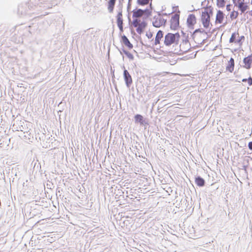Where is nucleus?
<instances>
[{
  "instance_id": "obj_1",
  "label": "nucleus",
  "mask_w": 252,
  "mask_h": 252,
  "mask_svg": "<svg viewBox=\"0 0 252 252\" xmlns=\"http://www.w3.org/2000/svg\"><path fill=\"white\" fill-rule=\"evenodd\" d=\"M213 15V9L211 8H205L202 11L201 15V21L205 29H209L211 25V16Z\"/></svg>"
},
{
  "instance_id": "obj_2",
  "label": "nucleus",
  "mask_w": 252,
  "mask_h": 252,
  "mask_svg": "<svg viewBox=\"0 0 252 252\" xmlns=\"http://www.w3.org/2000/svg\"><path fill=\"white\" fill-rule=\"evenodd\" d=\"M233 3L241 14L248 13L250 10L249 0H232Z\"/></svg>"
},
{
  "instance_id": "obj_3",
  "label": "nucleus",
  "mask_w": 252,
  "mask_h": 252,
  "mask_svg": "<svg viewBox=\"0 0 252 252\" xmlns=\"http://www.w3.org/2000/svg\"><path fill=\"white\" fill-rule=\"evenodd\" d=\"M180 34L178 33L173 34L168 33L164 37V43L166 46H169L178 41Z\"/></svg>"
},
{
  "instance_id": "obj_4",
  "label": "nucleus",
  "mask_w": 252,
  "mask_h": 252,
  "mask_svg": "<svg viewBox=\"0 0 252 252\" xmlns=\"http://www.w3.org/2000/svg\"><path fill=\"white\" fill-rule=\"evenodd\" d=\"M132 12V18L133 19H139L144 15L149 16L151 15V11L150 9H146L142 10L139 8H135L133 10Z\"/></svg>"
},
{
  "instance_id": "obj_5",
  "label": "nucleus",
  "mask_w": 252,
  "mask_h": 252,
  "mask_svg": "<svg viewBox=\"0 0 252 252\" xmlns=\"http://www.w3.org/2000/svg\"><path fill=\"white\" fill-rule=\"evenodd\" d=\"M132 24L136 28V31L138 34H141L147 26L146 23L140 19H133Z\"/></svg>"
},
{
  "instance_id": "obj_6",
  "label": "nucleus",
  "mask_w": 252,
  "mask_h": 252,
  "mask_svg": "<svg viewBox=\"0 0 252 252\" xmlns=\"http://www.w3.org/2000/svg\"><path fill=\"white\" fill-rule=\"evenodd\" d=\"M179 14L176 13L173 15L170 20V27L173 30H176L179 26Z\"/></svg>"
},
{
  "instance_id": "obj_7",
  "label": "nucleus",
  "mask_w": 252,
  "mask_h": 252,
  "mask_svg": "<svg viewBox=\"0 0 252 252\" xmlns=\"http://www.w3.org/2000/svg\"><path fill=\"white\" fill-rule=\"evenodd\" d=\"M116 22L120 32H123V18L122 11L119 12L117 14L116 16Z\"/></svg>"
},
{
  "instance_id": "obj_8",
  "label": "nucleus",
  "mask_w": 252,
  "mask_h": 252,
  "mask_svg": "<svg viewBox=\"0 0 252 252\" xmlns=\"http://www.w3.org/2000/svg\"><path fill=\"white\" fill-rule=\"evenodd\" d=\"M225 19V16L224 13L221 10H218L216 14V23L222 24L224 21Z\"/></svg>"
},
{
  "instance_id": "obj_9",
  "label": "nucleus",
  "mask_w": 252,
  "mask_h": 252,
  "mask_svg": "<svg viewBox=\"0 0 252 252\" xmlns=\"http://www.w3.org/2000/svg\"><path fill=\"white\" fill-rule=\"evenodd\" d=\"M237 37H239V33H233L231 35V36L229 39V42L230 43H237L239 44L240 45L242 44L241 40L243 39L244 40L245 37L244 36H241L239 37V39L238 40H236V38Z\"/></svg>"
},
{
  "instance_id": "obj_10",
  "label": "nucleus",
  "mask_w": 252,
  "mask_h": 252,
  "mask_svg": "<svg viewBox=\"0 0 252 252\" xmlns=\"http://www.w3.org/2000/svg\"><path fill=\"white\" fill-rule=\"evenodd\" d=\"M196 23V18L194 14H190L187 18V25L189 27L193 28Z\"/></svg>"
},
{
  "instance_id": "obj_11",
  "label": "nucleus",
  "mask_w": 252,
  "mask_h": 252,
  "mask_svg": "<svg viewBox=\"0 0 252 252\" xmlns=\"http://www.w3.org/2000/svg\"><path fill=\"white\" fill-rule=\"evenodd\" d=\"M124 76L125 82L127 87H129L130 85L132 84V79L131 75L129 74V72L127 70H125L124 71Z\"/></svg>"
},
{
  "instance_id": "obj_12",
  "label": "nucleus",
  "mask_w": 252,
  "mask_h": 252,
  "mask_svg": "<svg viewBox=\"0 0 252 252\" xmlns=\"http://www.w3.org/2000/svg\"><path fill=\"white\" fill-rule=\"evenodd\" d=\"M244 67L247 69H250L252 64V54L250 56L244 59Z\"/></svg>"
},
{
  "instance_id": "obj_13",
  "label": "nucleus",
  "mask_w": 252,
  "mask_h": 252,
  "mask_svg": "<svg viewBox=\"0 0 252 252\" xmlns=\"http://www.w3.org/2000/svg\"><path fill=\"white\" fill-rule=\"evenodd\" d=\"M164 24L165 21L164 19L160 17L156 18L155 21L153 23V26L157 28H159L162 26Z\"/></svg>"
},
{
  "instance_id": "obj_14",
  "label": "nucleus",
  "mask_w": 252,
  "mask_h": 252,
  "mask_svg": "<svg viewBox=\"0 0 252 252\" xmlns=\"http://www.w3.org/2000/svg\"><path fill=\"white\" fill-rule=\"evenodd\" d=\"M163 33L161 31H158L156 36L155 40V45H157L160 44L161 39L163 38Z\"/></svg>"
},
{
  "instance_id": "obj_15",
  "label": "nucleus",
  "mask_w": 252,
  "mask_h": 252,
  "mask_svg": "<svg viewBox=\"0 0 252 252\" xmlns=\"http://www.w3.org/2000/svg\"><path fill=\"white\" fill-rule=\"evenodd\" d=\"M122 40L125 45L129 49H131L133 48L132 44L130 42L128 38L125 35L122 36Z\"/></svg>"
},
{
  "instance_id": "obj_16",
  "label": "nucleus",
  "mask_w": 252,
  "mask_h": 252,
  "mask_svg": "<svg viewBox=\"0 0 252 252\" xmlns=\"http://www.w3.org/2000/svg\"><path fill=\"white\" fill-rule=\"evenodd\" d=\"M234 68V60L231 58L228 62L226 66V70L230 72H232Z\"/></svg>"
},
{
  "instance_id": "obj_17",
  "label": "nucleus",
  "mask_w": 252,
  "mask_h": 252,
  "mask_svg": "<svg viewBox=\"0 0 252 252\" xmlns=\"http://www.w3.org/2000/svg\"><path fill=\"white\" fill-rule=\"evenodd\" d=\"M116 0H109L108 2V9L110 13L113 11Z\"/></svg>"
},
{
  "instance_id": "obj_18",
  "label": "nucleus",
  "mask_w": 252,
  "mask_h": 252,
  "mask_svg": "<svg viewBox=\"0 0 252 252\" xmlns=\"http://www.w3.org/2000/svg\"><path fill=\"white\" fill-rule=\"evenodd\" d=\"M195 182L196 184L199 187H203L205 184L204 180L200 177H198L195 178Z\"/></svg>"
},
{
  "instance_id": "obj_19",
  "label": "nucleus",
  "mask_w": 252,
  "mask_h": 252,
  "mask_svg": "<svg viewBox=\"0 0 252 252\" xmlns=\"http://www.w3.org/2000/svg\"><path fill=\"white\" fill-rule=\"evenodd\" d=\"M134 119L136 123H139L141 125L144 124L143 117L142 115L137 114L134 116Z\"/></svg>"
},
{
  "instance_id": "obj_20",
  "label": "nucleus",
  "mask_w": 252,
  "mask_h": 252,
  "mask_svg": "<svg viewBox=\"0 0 252 252\" xmlns=\"http://www.w3.org/2000/svg\"><path fill=\"white\" fill-rule=\"evenodd\" d=\"M239 16V11H232L230 14V18L231 20H234L238 18Z\"/></svg>"
},
{
  "instance_id": "obj_21",
  "label": "nucleus",
  "mask_w": 252,
  "mask_h": 252,
  "mask_svg": "<svg viewBox=\"0 0 252 252\" xmlns=\"http://www.w3.org/2000/svg\"><path fill=\"white\" fill-rule=\"evenodd\" d=\"M225 4L224 0H217V5L220 8L224 7Z\"/></svg>"
},
{
  "instance_id": "obj_22",
  "label": "nucleus",
  "mask_w": 252,
  "mask_h": 252,
  "mask_svg": "<svg viewBox=\"0 0 252 252\" xmlns=\"http://www.w3.org/2000/svg\"><path fill=\"white\" fill-rule=\"evenodd\" d=\"M150 0H137V3L138 4L142 6H144L148 4Z\"/></svg>"
},
{
  "instance_id": "obj_23",
  "label": "nucleus",
  "mask_w": 252,
  "mask_h": 252,
  "mask_svg": "<svg viewBox=\"0 0 252 252\" xmlns=\"http://www.w3.org/2000/svg\"><path fill=\"white\" fill-rule=\"evenodd\" d=\"M124 52L129 59H130V60L133 59L134 57H133V55L131 53H129L128 51H124Z\"/></svg>"
},
{
  "instance_id": "obj_24",
  "label": "nucleus",
  "mask_w": 252,
  "mask_h": 252,
  "mask_svg": "<svg viewBox=\"0 0 252 252\" xmlns=\"http://www.w3.org/2000/svg\"><path fill=\"white\" fill-rule=\"evenodd\" d=\"M146 36L148 37V39H152L153 37V32L150 31H148L146 33Z\"/></svg>"
},
{
  "instance_id": "obj_25",
  "label": "nucleus",
  "mask_w": 252,
  "mask_h": 252,
  "mask_svg": "<svg viewBox=\"0 0 252 252\" xmlns=\"http://www.w3.org/2000/svg\"><path fill=\"white\" fill-rule=\"evenodd\" d=\"M243 82L247 81L249 86L252 85V78L250 77L248 79H243L242 80Z\"/></svg>"
},
{
  "instance_id": "obj_26",
  "label": "nucleus",
  "mask_w": 252,
  "mask_h": 252,
  "mask_svg": "<svg viewBox=\"0 0 252 252\" xmlns=\"http://www.w3.org/2000/svg\"><path fill=\"white\" fill-rule=\"evenodd\" d=\"M9 73H11L13 75L15 74V69L14 67H10L9 68Z\"/></svg>"
},
{
  "instance_id": "obj_27",
  "label": "nucleus",
  "mask_w": 252,
  "mask_h": 252,
  "mask_svg": "<svg viewBox=\"0 0 252 252\" xmlns=\"http://www.w3.org/2000/svg\"><path fill=\"white\" fill-rule=\"evenodd\" d=\"M249 148L252 150V142H250L248 144Z\"/></svg>"
},
{
  "instance_id": "obj_28",
  "label": "nucleus",
  "mask_w": 252,
  "mask_h": 252,
  "mask_svg": "<svg viewBox=\"0 0 252 252\" xmlns=\"http://www.w3.org/2000/svg\"><path fill=\"white\" fill-rule=\"evenodd\" d=\"M230 6H231L230 4H227L226 5V9L227 11H229L231 10Z\"/></svg>"
},
{
  "instance_id": "obj_29",
  "label": "nucleus",
  "mask_w": 252,
  "mask_h": 252,
  "mask_svg": "<svg viewBox=\"0 0 252 252\" xmlns=\"http://www.w3.org/2000/svg\"><path fill=\"white\" fill-rule=\"evenodd\" d=\"M14 178H13L12 181V183L10 182V190H11V187L12 186H14Z\"/></svg>"
},
{
  "instance_id": "obj_30",
  "label": "nucleus",
  "mask_w": 252,
  "mask_h": 252,
  "mask_svg": "<svg viewBox=\"0 0 252 252\" xmlns=\"http://www.w3.org/2000/svg\"><path fill=\"white\" fill-rule=\"evenodd\" d=\"M13 128H14V124L13 125L12 127L10 128V129H12L13 131H14Z\"/></svg>"
},
{
  "instance_id": "obj_31",
  "label": "nucleus",
  "mask_w": 252,
  "mask_h": 252,
  "mask_svg": "<svg viewBox=\"0 0 252 252\" xmlns=\"http://www.w3.org/2000/svg\"><path fill=\"white\" fill-rule=\"evenodd\" d=\"M14 198L15 199H16V196L15 195H14Z\"/></svg>"
}]
</instances>
